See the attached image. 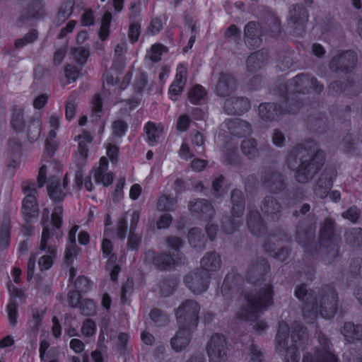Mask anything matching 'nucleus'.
Returning a JSON list of instances; mask_svg holds the SVG:
<instances>
[{"label": "nucleus", "mask_w": 362, "mask_h": 362, "mask_svg": "<svg viewBox=\"0 0 362 362\" xmlns=\"http://www.w3.org/2000/svg\"><path fill=\"white\" fill-rule=\"evenodd\" d=\"M270 267L264 258L252 260L247 270V280L255 285V288L245 294L246 305L238 313V317L244 320L255 321L258 314L273 304V286L265 278Z\"/></svg>", "instance_id": "f257e3e1"}, {"label": "nucleus", "mask_w": 362, "mask_h": 362, "mask_svg": "<svg viewBox=\"0 0 362 362\" xmlns=\"http://www.w3.org/2000/svg\"><path fill=\"white\" fill-rule=\"evenodd\" d=\"M325 162V153L313 140L293 146L287 153L285 165L294 173V179L299 184L311 182Z\"/></svg>", "instance_id": "f03ea898"}, {"label": "nucleus", "mask_w": 362, "mask_h": 362, "mask_svg": "<svg viewBox=\"0 0 362 362\" xmlns=\"http://www.w3.org/2000/svg\"><path fill=\"white\" fill-rule=\"evenodd\" d=\"M291 329V344L288 345V326L285 322L279 325L275 348L278 354L284 356V362H299L298 349H304L309 341L306 328L300 323H293Z\"/></svg>", "instance_id": "7ed1b4c3"}, {"label": "nucleus", "mask_w": 362, "mask_h": 362, "mask_svg": "<svg viewBox=\"0 0 362 362\" xmlns=\"http://www.w3.org/2000/svg\"><path fill=\"white\" fill-rule=\"evenodd\" d=\"M337 302L338 293L334 288L323 286L315 293L312 302L303 306V317L308 323L313 322L317 313L324 318L331 319L337 313Z\"/></svg>", "instance_id": "20e7f679"}, {"label": "nucleus", "mask_w": 362, "mask_h": 362, "mask_svg": "<svg viewBox=\"0 0 362 362\" xmlns=\"http://www.w3.org/2000/svg\"><path fill=\"white\" fill-rule=\"evenodd\" d=\"M310 88H313L316 93H321L324 86L316 78L310 77L305 74L297 75L290 80L287 85L281 84L279 86V89L283 91L282 97L286 99L287 103L293 105V104L298 102L300 107H301V103L299 101L296 93L305 94Z\"/></svg>", "instance_id": "39448f33"}, {"label": "nucleus", "mask_w": 362, "mask_h": 362, "mask_svg": "<svg viewBox=\"0 0 362 362\" xmlns=\"http://www.w3.org/2000/svg\"><path fill=\"white\" fill-rule=\"evenodd\" d=\"M199 304L194 300H184L175 310L178 327L195 330L199 323Z\"/></svg>", "instance_id": "423d86ee"}, {"label": "nucleus", "mask_w": 362, "mask_h": 362, "mask_svg": "<svg viewBox=\"0 0 362 362\" xmlns=\"http://www.w3.org/2000/svg\"><path fill=\"white\" fill-rule=\"evenodd\" d=\"M319 244L321 249L327 256L326 259L330 262L329 259L335 258L339 255V247L337 243V237L335 235V222L331 218H325L322 223L319 236Z\"/></svg>", "instance_id": "0eeeda50"}, {"label": "nucleus", "mask_w": 362, "mask_h": 362, "mask_svg": "<svg viewBox=\"0 0 362 362\" xmlns=\"http://www.w3.org/2000/svg\"><path fill=\"white\" fill-rule=\"evenodd\" d=\"M284 99V105L276 103H261L258 108L260 118L264 121L272 122L286 113L295 114L299 111L300 103L298 102L291 105L287 103L286 98Z\"/></svg>", "instance_id": "6e6552de"}, {"label": "nucleus", "mask_w": 362, "mask_h": 362, "mask_svg": "<svg viewBox=\"0 0 362 362\" xmlns=\"http://www.w3.org/2000/svg\"><path fill=\"white\" fill-rule=\"evenodd\" d=\"M262 186L270 193L278 194L288 187L287 177L280 170L269 168L264 170L261 177Z\"/></svg>", "instance_id": "1a4fd4ad"}, {"label": "nucleus", "mask_w": 362, "mask_h": 362, "mask_svg": "<svg viewBox=\"0 0 362 362\" xmlns=\"http://www.w3.org/2000/svg\"><path fill=\"white\" fill-rule=\"evenodd\" d=\"M319 346L315 355L306 352L303 357L302 362H338L337 356L331 350L329 339L322 332L318 333Z\"/></svg>", "instance_id": "9d476101"}, {"label": "nucleus", "mask_w": 362, "mask_h": 362, "mask_svg": "<svg viewBox=\"0 0 362 362\" xmlns=\"http://www.w3.org/2000/svg\"><path fill=\"white\" fill-rule=\"evenodd\" d=\"M209 362H226L227 360L226 339L223 334L211 336L206 346Z\"/></svg>", "instance_id": "9b49d317"}, {"label": "nucleus", "mask_w": 362, "mask_h": 362, "mask_svg": "<svg viewBox=\"0 0 362 362\" xmlns=\"http://www.w3.org/2000/svg\"><path fill=\"white\" fill-rule=\"evenodd\" d=\"M210 274L204 269H197L187 274L184 278L186 286L194 294H201L209 287Z\"/></svg>", "instance_id": "f8f14e48"}, {"label": "nucleus", "mask_w": 362, "mask_h": 362, "mask_svg": "<svg viewBox=\"0 0 362 362\" xmlns=\"http://www.w3.org/2000/svg\"><path fill=\"white\" fill-rule=\"evenodd\" d=\"M357 60L356 53L347 50L334 55L329 62V68L334 72L347 74L355 69Z\"/></svg>", "instance_id": "ddd939ff"}, {"label": "nucleus", "mask_w": 362, "mask_h": 362, "mask_svg": "<svg viewBox=\"0 0 362 362\" xmlns=\"http://www.w3.org/2000/svg\"><path fill=\"white\" fill-rule=\"evenodd\" d=\"M50 235L45 230L41 237L39 249L46 252L38 260V265L41 271L47 270L52 267L54 259L57 257V247L51 243Z\"/></svg>", "instance_id": "4468645a"}, {"label": "nucleus", "mask_w": 362, "mask_h": 362, "mask_svg": "<svg viewBox=\"0 0 362 362\" xmlns=\"http://www.w3.org/2000/svg\"><path fill=\"white\" fill-rule=\"evenodd\" d=\"M281 202L271 194L263 197L259 203V209L262 215L269 221H278L283 212Z\"/></svg>", "instance_id": "2eb2a0df"}, {"label": "nucleus", "mask_w": 362, "mask_h": 362, "mask_svg": "<svg viewBox=\"0 0 362 362\" xmlns=\"http://www.w3.org/2000/svg\"><path fill=\"white\" fill-rule=\"evenodd\" d=\"M337 175V170L333 167H327L323 170L313 186V192L317 197L324 199L328 195Z\"/></svg>", "instance_id": "dca6fc26"}, {"label": "nucleus", "mask_w": 362, "mask_h": 362, "mask_svg": "<svg viewBox=\"0 0 362 362\" xmlns=\"http://www.w3.org/2000/svg\"><path fill=\"white\" fill-rule=\"evenodd\" d=\"M144 262L147 264H153L156 268L161 271L170 269L177 262L174 256L169 253L161 252L156 254L153 250H148L145 253Z\"/></svg>", "instance_id": "f3484780"}, {"label": "nucleus", "mask_w": 362, "mask_h": 362, "mask_svg": "<svg viewBox=\"0 0 362 362\" xmlns=\"http://www.w3.org/2000/svg\"><path fill=\"white\" fill-rule=\"evenodd\" d=\"M315 223L307 220L299 222L296 228V240L303 247H307L312 243L315 237Z\"/></svg>", "instance_id": "a211bd4d"}, {"label": "nucleus", "mask_w": 362, "mask_h": 362, "mask_svg": "<svg viewBox=\"0 0 362 362\" xmlns=\"http://www.w3.org/2000/svg\"><path fill=\"white\" fill-rule=\"evenodd\" d=\"M238 88L236 79L230 74L221 73L215 86L216 95L226 98L233 94Z\"/></svg>", "instance_id": "6ab92c4d"}, {"label": "nucleus", "mask_w": 362, "mask_h": 362, "mask_svg": "<svg viewBox=\"0 0 362 362\" xmlns=\"http://www.w3.org/2000/svg\"><path fill=\"white\" fill-rule=\"evenodd\" d=\"M308 20L307 10L302 5H294L289 11V25L294 29L296 35H300Z\"/></svg>", "instance_id": "aec40b11"}, {"label": "nucleus", "mask_w": 362, "mask_h": 362, "mask_svg": "<svg viewBox=\"0 0 362 362\" xmlns=\"http://www.w3.org/2000/svg\"><path fill=\"white\" fill-rule=\"evenodd\" d=\"M250 108V103L245 97H230L223 105V110L228 115H240Z\"/></svg>", "instance_id": "412c9836"}, {"label": "nucleus", "mask_w": 362, "mask_h": 362, "mask_svg": "<svg viewBox=\"0 0 362 362\" xmlns=\"http://www.w3.org/2000/svg\"><path fill=\"white\" fill-rule=\"evenodd\" d=\"M245 42L253 48L258 47L262 43V28L259 23L249 22L244 28Z\"/></svg>", "instance_id": "4be33fe9"}, {"label": "nucleus", "mask_w": 362, "mask_h": 362, "mask_svg": "<svg viewBox=\"0 0 362 362\" xmlns=\"http://www.w3.org/2000/svg\"><path fill=\"white\" fill-rule=\"evenodd\" d=\"M225 124L229 133L233 136L243 137L250 135L252 132L251 124L240 118L227 119L225 121Z\"/></svg>", "instance_id": "5701e85b"}, {"label": "nucleus", "mask_w": 362, "mask_h": 362, "mask_svg": "<svg viewBox=\"0 0 362 362\" xmlns=\"http://www.w3.org/2000/svg\"><path fill=\"white\" fill-rule=\"evenodd\" d=\"M247 226L255 235H262L267 232V225L257 210H249L247 214Z\"/></svg>", "instance_id": "b1692460"}, {"label": "nucleus", "mask_w": 362, "mask_h": 362, "mask_svg": "<svg viewBox=\"0 0 362 362\" xmlns=\"http://www.w3.org/2000/svg\"><path fill=\"white\" fill-rule=\"evenodd\" d=\"M26 4L24 7L19 21L28 22L33 19L41 17V11L43 8L42 0H22Z\"/></svg>", "instance_id": "393cba45"}, {"label": "nucleus", "mask_w": 362, "mask_h": 362, "mask_svg": "<svg viewBox=\"0 0 362 362\" xmlns=\"http://www.w3.org/2000/svg\"><path fill=\"white\" fill-rule=\"evenodd\" d=\"M194 331V330L178 327L175 335L170 340V345L173 349L177 352L184 350L189 345L192 333Z\"/></svg>", "instance_id": "a878e982"}, {"label": "nucleus", "mask_w": 362, "mask_h": 362, "mask_svg": "<svg viewBox=\"0 0 362 362\" xmlns=\"http://www.w3.org/2000/svg\"><path fill=\"white\" fill-rule=\"evenodd\" d=\"M243 214L230 213L223 216L221 223V230L226 234H233L238 231L243 225Z\"/></svg>", "instance_id": "bb28decb"}, {"label": "nucleus", "mask_w": 362, "mask_h": 362, "mask_svg": "<svg viewBox=\"0 0 362 362\" xmlns=\"http://www.w3.org/2000/svg\"><path fill=\"white\" fill-rule=\"evenodd\" d=\"M189 208L192 212L200 214L201 217L205 219L211 218L215 214L211 204L204 199H198L194 203H191Z\"/></svg>", "instance_id": "cd10ccee"}, {"label": "nucleus", "mask_w": 362, "mask_h": 362, "mask_svg": "<svg viewBox=\"0 0 362 362\" xmlns=\"http://www.w3.org/2000/svg\"><path fill=\"white\" fill-rule=\"evenodd\" d=\"M341 332L349 342L362 341L361 325H355L351 322H346L341 329Z\"/></svg>", "instance_id": "c85d7f7f"}, {"label": "nucleus", "mask_w": 362, "mask_h": 362, "mask_svg": "<svg viewBox=\"0 0 362 362\" xmlns=\"http://www.w3.org/2000/svg\"><path fill=\"white\" fill-rule=\"evenodd\" d=\"M267 58V52L263 50L251 54L246 61L247 71L255 72L259 70L264 66Z\"/></svg>", "instance_id": "c756f323"}, {"label": "nucleus", "mask_w": 362, "mask_h": 362, "mask_svg": "<svg viewBox=\"0 0 362 362\" xmlns=\"http://www.w3.org/2000/svg\"><path fill=\"white\" fill-rule=\"evenodd\" d=\"M275 242L276 238L270 236L267 242L265 243L264 245V250L266 252H269L275 259H277L281 262H284L288 258L290 254V250L286 247H281L276 250V248L274 247Z\"/></svg>", "instance_id": "7c9ffc66"}, {"label": "nucleus", "mask_w": 362, "mask_h": 362, "mask_svg": "<svg viewBox=\"0 0 362 362\" xmlns=\"http://www.w3.org/2000/svg\"><path fill=\"white\" fill-rule=\"evenodd\" d=\"M22 212L25 218H34L38 216V204L34 194H28L23 199Z\"/></svg>", "instance_id": "2f4dec72"}, {"label": "nucleus", "mask_w": 362, "mask_h": 362, "mask_svg": "<svg viewBox=\"0 0 362 362\" xmlns=\"http://www.w3.org/2000/svg\"><path fill=\"white\" fill-rule=\"evenodd\" d=\"M187 81V69L180 64L177 69L175 79L169 88L170 94L177 95L182 91L183 87Z\"/></svg>", "instance_id": "473e14b6"}, {"label": "nucleus", "mask_w": 362, "mask_h": 362, "mask_svg": "<svg viewBox=\"0 0 362 362\" xmlns=\"http://www.w3.org/2000/svg\"><path fill=\"white\" fill-rule=\"evenodd\" d=\"M230 213L237 214H243L245 207V199L243 192L237 189H234L230 192Z\"/></svg>", "instance_id": "72a5a7b5"}, {"label": "nucleus", "mask_w": 362, "mask_h": 362, "mask_svg": "<svg viewBox=\"0 0 362 362\" xmlns=\"http://www.w3.org/2000/svg\"><path fill=\"white\" fill-rule=\"evenodd\" d=\"M221 264V257L216 252H207L201 259V269H204L207 272L218 269Z\"/></svg>", "instance_id": "f704fd0d"}, {"label": "nucleus", "mask_w": 362, "mask_h": 362, "mask_svg": "<svg viewBox=\"0 0 362 362\" xmlns=\"http://www.w3.org/2000/svg\"><path fill=\"white\" fill-rule=\"evenodd\" d=\"M47 192L49 197L55 202H61L66 194L62 191L59 178L56 176L49 177L47 185Z\"/></svg>", "instance_id": "c9c22d12"}, {"label": "nucleus", "mask_w": 362, "mask_h": 362, "mask_svg": "<svg viewBox=\"0 0 362 362\" xmlns=\"http://www.w3.org/2000/svg\"><path fill=\"white\" fill-rule=\"evenodd\" d=\"M240 151L249 159L255 158L259 155L257 142L253 138L243 139L241 141Z\"/></svg>", "instance_id": "e433bc0d"}, {"label": "nucleus", "mask_w": 362, "mask_h": 362, "mask_svg": "<svg viewBox=\"0 0 362 362\" xmlns=\"http://www.w3.org/2000/svg\"><path fill=\"white\" fill-rule=\"evenodd\" d=\"M344 240L346 244L352 247H358L362 245V228H351L344 233Z\"/></svg>", "instance_id": "4c0bfd02"}, {"label": "nucleus", "mask_w": 362, "mask_h": 362, "mask_svg": "<svg viewBox=\"0 0 362 362\" xmlns=\"http://www.w3.org/2000/svg\"><path fill=\"white\" fill-rule=\"evenodd\" d=\"M24 109L20 106H14L11 119L12 128L17 132H22L24 130Z\"/></svg>", "instance_id": "58836bf2"}, {"label": "nucleus", "mask_w": 362, "mask_h": 362, "mask_svg": "<svg viewBox=\"0 0 362 362\" xmlns=\"http://www.w3.org/2000/svg\"><path fill=\"white\" fill-rule=\"evenodd\" d=\"M188 240L189 244L197 250H203L206 245V238L198 228H193L189 231Z\"/></svg>", "instance_id": "ea45409f"}, {"label": "nucleus", "mask_w": 362, "mask_h": 362, "mask_svg": "<svg viewBox=\"0 0 362 362\" xmlns=\"http://www.w3.org/2000/svg\"><path fill=\"white\" fill-rule=\"evenodd\" d=\"M178 281L175 277L163 279L160 283V293L163 297H168L173 293L177 286Z\"/></svg>", "instance_id": "a19ab883"}, {"label": "nucleus", "mask_w": 362, "mask_h": 362, "mask_svg": "<svg viewBox=\"0 0 362 362\" xmlns=\"http://www.w3.org/2000/svg\"><path fill=\"white\" fill-rule=\"evenodd\" d=\"M76 139L79 140L78 152L81 158L85 159L88 156V144L92 142L93 137L88 132H84L83 134L77 136Z\"/></svg>", "instance_id": "79ce46f5"}, {"label": "nucleus", "mask_w": 362, "mask_h": 362, "mask_svg": "<svg viewBox=\"0 0 362 362\" xmlns=\"http://www.w3.org/2000/svg\"><path fill=\"white\" fill-rule=\"evenodd\" d=\"M41 133V122L38 119L29 121L27 129V137L30 142L37 141Z\"/></svg>", "instance_id": "37998d69"}, {"label": "nucleus", "mask_w": 362, "mask_h": 362, "mask_svg": "<svg viewBox=\"0 0 362 362\" xmlns=\"http://www.w3.org/2000/svg\"><path fill=\"white\" fill-rule=\"evenodd\" d=\"M144 130L147 135L148 142L151 145L157 144L159 134L163 129L157 127L154 122H148L145 125Z\"/></svg>", "instance_id": "c03bdc74"}, {"label": "nucleus", "mask_w": 362, "mask_h": 362, "mask_svg": "<svg viewBox=\"0 0 362 362\" xmlns=\"http://www.w3.org/2000/svg\"><path fill=\"white\" fill-rule=\"evenodd\" d=\"M264 28L270 33L272 37L279 35L281 33L279 20L272 15H269L265 19V25Z\"/></svg>", "instance_id": "a18cd8bd"}, {"label": "nucleus", "mask_w": 362, "mask_h": 362, "mask_svg": "<svg viewBox=\"0 0 362 362\" xmlns=\"http://www.w3.org/2000/svg\"><path fill=\"white\" fill-rule=\"evenodd\" d=\"M111 21V13L108 11L105 12L103 16L101 25L99 30V36L100 40L103 41L105 40L109 35Z\"/></svg>", "instance_id": "49530a36"}, {"label": "nucleus", "mask_w": 362, "mask_h": 362, "mask_svg": "<svg viewBox=\"0 0 362 362\" xmlns=\"http://www.w3.org/2000/svg\"><path fill=\"white\" fill-rule=\"evenodd\" d=\"M10 243V227L6 221H4L0 228V248L6 250Z\"/></svg>", "instance_id": "de8ad7c7"}, {"label": "nucleus", "mask_w": 362, "mask_h": 362, "mask_svg": "<svg viewBox=\"0 0 362 362\" xmlns=\"http://www.w3.org/2000/svg\"><path fill=\"white\" fill-rule=\"evenodd\" d=\"M177 202L170 196H161L157 204L158 209L160 211H173L176 208Z\"/></svg>", "instance_id": "09e8293b"}, {"label": "nucleus", "mask_w": 362, "mask_h": 362, "mask_svg": "<svg viewBox=\"0 0 362 362\" xmlns=\"http://www.w3.org/2000/svg\"><path fill=\"white\" fill-rule=\"evenodd\" d=\"M74 4V0L64 1L58 11V19L62 22L65 21L72 13Z\"/></svg>", "instance_id": "8fccbe9b"}, {"label": "nucleus", "mask_w": 362, "mask_h": 362, "mask_svg": "<svg viewBox=\"0 0 362 362\" xmlns=\"http://www.w3.org/2000/svg\"><path fill=\"white\" fill-rule=\"evenodd\" d=\"M71 52L74 59L80 65H83L90 55L89 49L84 47L73 48Z\"/></svg>", "instance_id": "3c124183"}, {"label": "nucleus", "mask_w": 362, "mask_h": 362, "mask_svg": "<svg viewBox=\"0 0 362 362\" xmlns=\"http://www.w3.org/2000/svg\"><path fill=\"white\" fill-rule=\"evenodd\" d=\"M264 356L262 349L252 341L249 347V362H264Z\"/></svg>", "instance_id": "603ef678"}, {"label": "nucleus", "mask_w": 362, "mask_h": 362, "mask_svg": "<svg viewBox=\"0 0 362 362\" xmlns=\"http://www.w3.org/2000/svg\"><path fill=\"white\" fill-rule=\"evenodd\" d=\"M37 31L33 29L28 33L25 34L22 38L17 39L15 41L14 46L16 48H21L27 44L33 43L37 40Z\"/></svg>", "instance_id": "864d4df0"}, {"label": "nucleus", "mask_w": 362, "mask_h": 362, "mask_svg": "<svg viewBox=\"0 0 362 362\" xmlns=\"http://www.w3.org/2000/svg\"><path fill=\"white\" fill-rule=\"evenodd\" d=\"M206 95L204 88L200 85L194 86L188 93L189 100L194 104L199 103Z\"/></svg>", "instance_id": "5fc2aeb1"}, {"label": "nucleus", "mask_w": 362, "mask_h": 362, "mask_svg": "<svg viewBox=\"0 0 362 362\" xmlns=\"http://www.w3.org/2000/svg\"><path fill=\"white\" fill-rule=\"evenodd\" d=\"M361 214V210L356 206H350L341 214L343 218L349 220L353 223H356Z\"/></svg>", "instance_id": "6e6d98bb"}, {"label": "nucleus", "mask_w": 362, "mask_h": 362, "mask_svg": "<svg viewBox=\"0 0 362 362\" xmlns=\"http://www.w3.org/2000/svg\"><path fill=\"white\" fill-rule=\"evenodd\" d=\"M150 317L158 326H164L169 322L168 315L156 308L151 311Z\"/></svg>", "instance_id": "4d7b16f0"}, {"label": "nucleus", "mask_w": 362, "mask_h": 362, "mask_svg": "<svg viewBox=\"0 0 362 362\" xmlns=\"http://www.w3.org/2000/svg\"><path fill=\"white\" fill-rule=\"evenodd\" d=\"M295 296L298 300L304 303V306L306 303L312 302V299L313 298L311 294L308 293L306 285L304 284H301L296 288Z\"/></svg>", "instance_id": "13d9d810"}, {"label": "nucleus", "mask_w": 362, "mask_h": 362, "mask_svg": "<svg viewBox=\"0 0 362 362\" xmlns=\"http://www.w3.org/2000/svg\"><path fill=\"white\" fill-rule=\"evenodd\" d=\"M81 314L87 316L93 315L95 312V305L92 300L86 298L81 300L78 305Z\"/></svg>", "instance_id": "bf43d9fd"}, {"label": "nucleus", "mask_w": 362, "mask_h": 362, "mask_svg": "<svg viewBox=\"0 0 362 362\" xmlns=\"http://www.w3.org/2000/svg\"><path fill=\"white\" fill-rule=\"evenodd\" d=\"M362 90V87L354 81L348 80L345 83L344 93L347 96H356L358 95Z\"/></svg>", "instance_id": "052dcab7"}, {"label": "nucleus", "mask_w": 362, "mask_h": 362, "mask_svg": "<svg viewBox=\"0 0 362 362\" xmlns=\"http://www.w3.org/2000/svg\"><path fill=\"white\" fill-rule=\"evenodd\" d=\"M80 248L76 245H67L65 250L64 261L68 266H71L76 257Z\"/></svg>", "instance_id": "680f3d73"}, {"label": "nucleus", "mask_w": 362, "mask_h": 362, "mask_svg": "<svg viewBox=\"0 0 362 362\" xmlns=\"http://www.w3.org/2000/svg\"><path fill=\"white\" fill-rule=\"evenodd\" d=\"M116 259L117 257L115 255H111L106 264L107 269H110V279L112 281L117 280L118 274L121 270L118 264H114Z\"/></svg>", "instance_id": "e2e57ef3"}, {"label": "nucleus", "mask_w": 362, "mask_h": 362, "mask_svg": "<svg viewBox=\"0 0 362 362\" xmlns=\"http://www.w3.org/2000/svg\"><path fill=\"white\" fill-rule=\"evenodd\" d=\"M76 291L80 293H86L90 288V281L84 276H79L74 282Z\"/></svg>", "instance_id": "0e129e2a"}, {"label": "nucleus", "mask_w": 362, "mask_h": 362, "mask_svg": "<svg viewBox=\"0 0 362 362\" xmlns=\"http://www.w3.org/2000/svg\"><path fill=\"white\" fill-rule=\"evenodd\" d=\"M7 311L10 324L15 326L17 323L18 304L15 300H11L7 305Z\"/></svg>", "instance_id": "69168bd1"}, {"label": "nucleus", "mask_w": 362, "mask_h": 362, "mask_svg": "<svg viewBox=\"0 0 362 362\" xmlns=\"http://www.w3.org/2000/svg\"><path fill=\"white\" fill-rule=\"evenodd\" d=\"M309 124L311 130L319 133L322 132L325 127V121L322 118L311 117L309 118Z\"/></svg>", "instance_id": "338daca9"}, {"label": "nucleus", "mask_w": 362, "mask_h": 362, "mask_svg": "<svg viewBox=\"0 0 362 362\" xmlns=\"http://www.w3.org/2000/svg\"><path fill=\"white\" fill-rule=\"evenodd\" d=\"M96 330V325L94 321L90 319L86 320L82 325L81 332L86 337L93 336Z\"/></svg>", "instance_id": "774afa93"}]
</instances>
